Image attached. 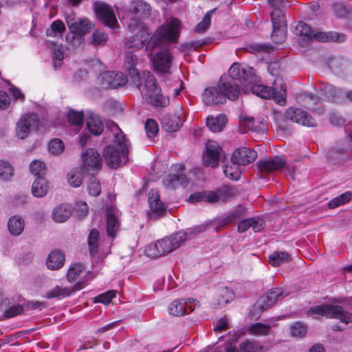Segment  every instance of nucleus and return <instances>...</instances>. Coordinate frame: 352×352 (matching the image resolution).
I'll list each match as a JSON object with an SVG mask.
<instances>
[{
	"label": "nucleus",
	"instance_id": "nucleus-26",
	"mask_svg": "<svg viewBox=\"0 0 352 352\" xmlns=\"http://www.w3.org/2000/svg\"><path fill=\"white\" fill-rule=\"evenodd\" d=\"M312 39L319 42H343L346 39V36L343 34H339L336 32H321L314 31Z\"/></svg>",
	"mask_w": 352,
	"mask_h": 352
},
{
	"label": "nucleus",
	"instance_id": "nucleus-58",
	"mask_svg": "<svg viewBox=\"0 0 352 352\" xmlns=\"http://www.w3.org/2000/svg\"><path fill=\"white\" fill-rule=\"evenodd\" d=\"M158 124L153 119H148L145 122V131L148 138H154L158 133Z\"/></svg>",
	"mask_w": 352,
	"mask_h": 352
},
{
	"label": "nucleus",
	"instance_id": "nucleus-22",
	"mask_svg": "<svg viewBox=\"0 0 352 352\" xmlns=\"http://www.w3.org/2000/svg\"><path fill=\"white\" fill-rule=\"evenodd\" d=\"M240 123L243 128L242 133L250 131L256 133L264 134L267 130V124L263 120L255 122L252 117L241 116Z\"/></svg>",
	"mask_w": 352,
	"mask_h": 352
},
{
	"label": "nucleus",
	"instance_id": "nucleus-61",
	"mask_svg": "<svg viewBox=\"0 0 352 352\" xmlns=\"http://www.w3.org/2000/svg\"><path fill=\"white\" fill-rule=\"evenodd\" d=\"M64 144L63 142L58 138H55L52 140L48 146V148L50 152L53 154H59L62 153L64 150Z\"/></svg>",
	"mask_w": 352,
	"mask_h": 352
},
{
	"label": "nucleus",
	"instance_id": "nucleus-64",
	"mask_svg": "<svg viewBox=\"0 0 352 352\" xmlns=\"http://www.w3.org/2000/svg\"><path fill=\"white\" fill-rule=\"evenodd\" d=\"M345 122L344 118L336 113L332 112L329 114V122L333 126H342Z\"/></svg>",
	"mask_w": 352,
	"mask_h": 352
},
{
	"label": "nucleus",
	"instance_id": "nucleus-39",
	"mask_svg": "<svg viewBox=\"0 0 352 352\" xmlns=\"http://www.w3.org/2000/svg\"><path fill=\"white\" fill-rule=\"evenodd\" d=\"M65 30L63 22L60 19H57L47 29L46 34L50 37L62 38Z\"/></svg>",
	"mask_w": 352,
	"mask_h": 352
},
{
	"label": "nucleus",
	"instance_id": "nucleus-49",
	"mask_svg": "<svg viewBox=\"0 0 352 352\" xmlns=\"http://www.w3.org/2000/svg\"><path fill=\"white\" fill-rule=\"evenodd\" d=\"M108 36L102 30H95L91 35L90 43L94 46L104 45L107 41Z\"/></svg>",
	"mask_w": 352,
	"mask_h": 352
},
{
	"label": "nucleus",
	"instance_id": "nucleus-56",
	"mask_svg": "<svg viewBox=\"0 0 352 352\" xmlns=\"http://www.w3.org/2000/svg\"><path fill=\"white\" fill-rule=\"evenodd\" d=\"M214 10H210L204 16L202 21L199 22L195 28V31L197 33L204 32L210 26L211 23V15Z\"/></svg>",
	"mask_w": 352,
	"mask_h": 352
},
{
	"label": "nucleus",
	"instance_id": "nucleus-31",
	"mask_svg": "<svg viewBox=\"0 0 352 352\" xmlns=\"http://www.w3.org/2000/svg\"><path fill=\"white\" fill-rule=\"evenodd\" d=\"M86 124L90 133L95 135H98L103 131V123L97 114L90 113L87 118Z\"/></svg>",
	"mask_w": 352,
	"mask_h": 352
},
{
	"label": "nucleus",
	"instance_id": "nucleus-12",
	"mask_svg": "<svg viewBox=\"0 0 352 352\" xmlns=\"http://www.w3.org/2000/svg\"><path fill=\"white\" fill-rule=\"evenodd\" d=\"M271 21L273 25L272 38L274 42L280 43L286 38L285 19L281 8H274L271 12Z\"/></svg>",
	"mask_w": 352,
	"mask_h": 352
},
{
	"label": "nucleus",
	"instance_id": "nucleus-62",
	"mask_svg": "<svg viewBox=\"0 0 352 352\" xmlns=\"http://www.w3.org/2000/svg\"><path fill=\"white\" fill-rule=\"evenodd\" d=\"M116 295V291L109 290L107 292L98 295L96 298V302H101L104 305H108L111 302L112 298H115Z\"/></svg>",
	"mask_w": 352,
	"mask_h": 352
},
{
	"label": "nucleus",
	"instance_id": "nucleus-17",
	"mask_svg": "<svg viewBox=\"0 0 352 352\" xmlns=\"http://www.w3.org/2000/svg\"><path fill=\"white\" fill-rule=\"evenodd\" d=\"M285 117L287 120L305 126L314 127L316 126V120L300 108L289 107L285 112Z\"/></svg>",
	"mask_w": 352,
	"mask_h": 352
},
{
	"label": "nucleus",
	"instance_id": "nucleus-11",
	"mask_svg": "<svg viewBox=\"0 0 352 352\" xmlns=\"http://www.w3.org/2000/svg\"><path fill=\"white\" fill-rule=\"evenodd\" d=\"M173 56L168 49L157 51L152 57L154 70L159 76L170 74Z\"/></svg>",
	"mask_w": 352,
	"mask_h": 352
},
{
	"label": "nucleus",
	"instance_id": "nucleus-2",
	"mask_svg": "<svg viewBox=\"0 0 352 352\" xmlns=\"http://www.w3.org/2000/svg\"><path fill=\"white\" fill-rule=\"evenodd\" d=\"M137 63V56L132 52H127L125 54L124 65L128 69L132 81L138 88L143 98L155 107L168 106L169 98L162 94L155 76L148 71H144L140 74L135 68Z\"/></svg>",
	"mask_w": 352,
	"mask_h": 352
},
{
	"label": "nucleus",
	"instance_id": "nucleus-44",
	"mask_svg": "<svg viewBox=\"0 0 352 352\" xmlns=\"http://www.w3.org/2000/svg\"><path fill=\"white\" fill-rule=\"evenodd\" d=\"M269 263L272 266H278L290 261V256L286 252H274L268 257Z\"/></svg>",
	"mask_w": 352,
	"mask_h": 352
},
{
	"label": "nucleus",
	"instance_id": "nucleus-36",
	"mask_svg": "<svg viewBox=\"0 0 352 352\" xmlns=\"http://www.w3.org/2000/svg\"><path fill=\"white\" fill-rule=\"evenodd\" d=\"M49 189L48 182L43 177H38L32 184V192L34 197H43Z\"/></svg>",
	"mask_w": 352,
	"mask_h": 352
},
{
	"label": "nucleus",
	"instance_id": "nucleus-42",
	"mask_svg": "<svg viewBox=\"0 0 352 352\" xmlns=\"http://www.w3.org/2000/svg\"><path fill=\"white\" fill-rule=\"evenodd\" d=\"M313 32L310 26L303 21H299L295 26L294 33L304 37L305 39L311 40L313 37Z\"/></svg>",
	"mask_w": 352,
	"mask_h": 352
},
{
	"label": "nucleus",
	"instance_id": "nucleus-37",
	"mask_svg": "<svg viewBox=\"0 0 352 352\" xmlns=\"http://www.w3.org/2000/svg\"><path fill=\"white\" fill-rule=\"evenodd\" d=\"M120 223L113 209H109L107 214V234L109 236L114 237L118 230Z\"/></svg>",
	"mask_w": 352,
	"mask_h": 352
},
{
	"label": "nucleus",
	"instance_id": "nucleus-55",
	"mask_svg": "<svg viewBox=\"0 0 352 352\" xmlns=\"http://www.w3.org/2000/svg\"><path fill=\"white\" fill-rule=\"evenodd\" d=\"M339 94H340V91L331 85H326L320 89V94L324 98L331 100H334Z\"/></svg>",
	"mask_w": 352,
	"mask_h": 352
},
{
	"label": "nucleus",
	"instance_id": "nucleus-46",
	"mask_svg": "<svg viewBox=\"0 0 352 352\" xmlns=\"http://www.w3.org/2000/svg\"><path fill=\"white\" fill-rule=\"evenodd\" d=\"M241 352H266L267 349L254 341L245 340L239 345Z\"/></svg>",
	"mask_w": 352,
	"mask_h": 352
},
{
	"label": "nucleus",
	"instance_id": "nucleus-13",
	"mask_svg": "<svg viewBox=\"0 0 352 352\" xmlns=\"http://www.w3.org/2000/svg\"><path fill=\"white\" fill-rule=\"evenodd\" d=\"M127 82L126 76L118 72H105L97 78V83L103 89H115Z\"/></svg>",
	"mask_w": 352,
	"mask_h": 352
},
{
	"label": "nucleus",
	"instance_id": "nucleus-10",
	"mask_svg": "<svg viewBox=\"0 0 352 352\" xmlns=\"http://www.w3.org/2000/svg\"><path fill=\"white\" fill-rule=\"evenodd\" d=\"M258 167L263 173L283 170L289 175H293L296 166L293 163H286L284 157L276 156L273 158L261 160L258 162Z\"/></svg>",
	"mask_w": 352,
	"mask_h": 352
},
{
	"label": "nucleus",
	"instance_id": "nucleus-20",
	"mask_svg": "<svg viewBox=\"0 0 352 352\" xmlns=\"http://www.w3.org/2000/svg\"><path fill=\"white\" fill-rule=\"evenodd\" d=\"M221 148L218 142L209 140L206 145V151L203 155L205 166L214 168L218 166L221 157Z\"/></svg>",
	"mask_w": 352,
	"mask_h": 352
},
{
	"label": "nucleus",
	"instance_id": "nucleus-50",
	"mask_svg": "<svg viewBox=\"0 0 352 352\" xmlns=\"http://www.w3.org/2000/svg\"><path fill=\"white\" fill-rule=\"evenodd\" d=\"M352 198V192L350 191H346L342 195L337 196L336 197L332 199L329 202V206L331 208H335L340 206H342L344 204L348 203Z\"/></svg>",
	"mask_w": 352,
	"mask_h": 352
},
{
	"label": "nucleus",
	"instance_id": "nucleus-48",
	"mask_svg": "<svg viewBox=\"0 0 352 352\" xmlns=\"http://www.w3.org/2000/svg\"><path fill=\"white\" fill-rule=\"evenodd\" d=\"M87 240L90 254H96L99 245V232L96 229H92L89 232Z\"/></svg>",
	"mask_w": 352,
	"mask_h": 352
},
{
	"label": "nucleus",
	"instance_id": "nucleus-25",
	"mask_svg": "<svg viewBox=\"0 0 352 352\" xmlns=\"http://www.w3.org/2000/svg\"><path fill=\"white\" fill-rule=\"evenodd\" d=\"M150 210L157 216H163L166 210L164 204L160 201L157 190L152 189L148 195Z\"/></svg>",
	"mask_w": 352,
	"mask_h": 352
},
{
	"label": "nucleus",
	"instance_id": "nucleus-47",
	"mask_svg": "<svg viewBox=\"0 0 352 352\" xmlns=\"http://www.w3.org/2000/svg\"><path fill=\"white\" fill-rule=\"evenodd\" d=\"M271 326L261 322H256L248 327L250 334L254 336H266L269 333Z\"/></svg>",
	"mask_w": 352,
	"mask_h": 352
},
{
	"label": "nucleus",
	"instance_id": "nucleus-7",
	"mask_svg": "<svg viewBox=\"0 0 352 352\" xmlns=\"http://www.w3.org/2000/svg\"><path fill=\"white\" fill-rule=\"evenodd\" d=\"M228 74L230 79L226 80V82H233L237 86L239 89V85L236 81L239 82L243 91L252 83L258 82V78L254 73V69L247 65L234 63L228 70Z\"/></svg>",
	"mask_w": 352,
	"mask_h": 352
},
{
	"label": "nucleus",
	"instance_id": "nucleus-14",
	"mask_svg": "<svg viewBox=\"0 0 352 352\" xmlns=\"http://www.w3.org/2000/svg\"><path fill=\"white\" fill-rule=\"evenodd\" d=\"M94 11L98 19L106 26L115 28L118 25L116 12L112 7L102 2L94 4Z\"/></svg>",
	"mask_w": 352,
	"mask_h": 352
},
{
	"label": "nucleus",
	"instance_id": "nucleus-34",
	"mask_svg": "<svg viewBox=\"0 0 352 352\" xmlns=\"http://www.w3.org/2000/svg\"><path fill=\"white\" fill-rule=\"evenodd\" d=\"M8 228L12 235L19 236L24 230L25 221L21 217L14 215L10 218L8 222Z\"/></svg>",
	"mask_w": 352,
	"mask_h": 352
},
{
	"label": "nucleus",
	"instance_id": "nucleus-33",
	"mask_svg": "<svg viewBox=\"0 0 352 352\" xmlns=\"http://www.w3.org/2000/svg\"><path fill=\"white\" fill-rule=\"evenodd\" d=\"M151 6L142 0H132L130 3V12L141 17L148 16L150 14Z\"/></svg>",
	"mask_w": 352,
	"mask_h": 352
},
{
	"label": "nucleus",
	"instance_id": "nucleus-21",
	"mask_svg": "<svg viewBox=\"0 0 352 352\" xmlns=\"http://www.w3.org/2000/svg\"><path fill=\"white\" fill-rule=\"evenodd\" d=\"M288 294H284L282 288L271 289L257 300L256 307L261 311H265L272 307L278 300L283 299Z\"/></svg>",
	"mask_w": 352,
	"mask_h": 352
},
{
	"label": "nucleus",
	"instance_id": "nucleus-54",
	"mask_svg": "<svg viewBox=\"0 0 352 352\" xmlns=\"http://www.w3.org/2000/svg\"><path fill=\"white\" fill-rule=\"evenodd\" d=\"M84 41L83 36L76 33L72 32L66 36L67 47L69 50H74Z\"/></svg>",
	"mask_w": 352,
	"mask_h": 352
},
{
	"label": "nucleus",
	"instance_id": "nucleus-40",
	"mask_svg": "<svg viewBox=\"0 0 352 352\" xmlns=\"http://www.w3.org/2000/svg\"><path fill=\"white\" fill-rule=\"evenodd\" d=\"M83 180V170L82 168L71 170L67 174V181L70 186L78 188L81 186Z\"/></svg>",
	"mask_w": 352,
	"mask_h": 352
},
{
	"label": "nucleus",
	"instance_id": "nucleus-29",
	"mask_svg": "<svg viewBox=\"0 0 352 352\" xmlns=\"http://www.w3.org/2000/svg\"><path fill=\"white\" fill-rule=\"evenodd\" d=\"M72 213V207L68 204H62L54 208L52 217L57 223H63L69 219Z\"/></svg>",
	"mask_w": 352,
	"mask_h": 352
},
{
	"label": "nucleus",
	"instance_id": "nucleus-9",
	"mask_svg": "<svg viewBox=\"0 0 352 352\" xmlns=\"http://www.w3.org/2000/svg\"><path fill=\"white\" fill-rule=\"evenodd\" d=\"M309 316H324L340 320L344 324L352 322V314L344 311L340 306L321 305L312 307L307 312Z\"/></svg>",
	"mask_w": 352,
	"mask_h": 352
},
{
	"label": "nucleus",
	"instance_id": "nucleus-16",
	"mask_svg": "<svg viewBox=\"0 0 352 352\" xmlns=\"http://www.w3.org/2000/svg\"><path fill=\"white\" fill-rule=\"evenodd\" d=\"M85 286V281L82 279L76 282L72 287L56 285L47 291L43 296L46 299H63L70 296L74 292L79 291Z\"/></svg>",
	"mask_w": 352,
	"mask_h": 352
},
{
	"label": "nucleus",
	"instance_id": "nucleus-4",
	"mask_svg": "<svg viewBox=\"0 0 352 352\" xmlns=\"http://www.w3.org/2000/svg\"><path fill=\"white\" fill-rule=\"evenodd\" d=\"M111 131L113 133V143L104 148L103 156L107 165L116 168L127 161L130 144L117 124H113Z\"/></svg>",
	"mask_w": 352,
	"mask_h": 352
},
{
	"label": "nucleus",
	"instance_id": "nucleus-18",
	"mask_svg": "<svg viewBox=\"0 0 352 352\" xmlns=\"http://www.w3.org/2000/svg\"><path fill=\"white\" fill-rule=\"evenodd\" d=\"M197 307L199 302L194 298L175 300L168 306V312L174 316H181L191 313Z\"/></svg>",
	"mask_w": 352,
	"mask_h": 352
},
{
	"label": "nucleus",
	"instance_id": "nucleus-52",
	"mask_svg": "<svg viewBox=\"0 0 352 352\" xmlns=\"http://www.w3.org/2000/svg\"><path fill=\"white\" fill-rule=\"evenodd\" d=\"M84 270V265L80 263L71 265L67 272V280L70 283L74 282Z\"/></svg>",
	"mask_w": 352,
	"mask_h": 352
},
{
	"label": "nucleus",
	"instance_id": "nucleus-45",
	"mask_svg": "<svg viewBox=\"0 0 352 352\" xmlns=\"http://www.w3.org/2000/svg\"><path fill=\"white\" fill-rule=\"evenodd\" d=\"M234 298V294L231 289L223 287L219 289L217 297V303L219 306H223L230 302Z\"/></svg>",
	"mask_w": 352,
	"mask_h": 352
},
{
	"label": "nucleus",
	"instance_id": "nucleus-63",
	"mask_svg": "<svg viewBox=\"0 0 352 352\" xmlns=\"http://www.w3.org/2000/svg\"><path fill=\"white\" fill-rule=\"evenodd\" d=\"M63 57L62 45H55L53 49V60L55 68H57L60 65Z\"/></svg>",
	"mask_w": 352,
	"mask_h": 352
},
{
	"label": "nucleus",
	"instance_id": "nucleus-59",
	"mask_svg": "<svg viewBox=\"0 0 352 352\" xmlns=\"http://www.w3.org/2000/svg\"><path fill=\"white\" fill-rule=\"evenodd\" d=\"M68 121L72 125L81 126L83 120V115L80 112L69 110L67 113Z\"/></svg>",
	"mask_w": 352,
	"mask_h": 352
},
{
	"label": "nucleus",
	"instance_id": "nucleus-8",
	"mask_svg": "<svg viewBox=\"0 0 352 352\" xmlns=\"http://www.w3.org/2000/svg\"><path fill=\"white\" fill-rule=\"evenodd\" d=\"M234 195V190L228 186H223L216 192L202 191L197 192L191 195L189 197V201L197 203L199 201H206L210 204L223 203Z\"/></svg>",
	"mask_w": 352,
	"mask_h": 352
},
{
	"label": "nucleus",
	"instance_id": "nucleus-23",
	"mask_svg": "<svg viewBox=\"0 0 352 352\" xmlns=\"http://www.w3.org/2000/svg\"><path fill=\"white\" fill-rule=\"evenodd\" d=\"M256 157L257 153L254 150L246 147H241L234 151L232 160L241 166H245L252 163Z\"/></svg>",
	"mask_w": 352,
	"mask_h": 352
},
{
	"label": "nucleus",
	"instance_id": "nucleus-30",
	"mask_svg": "<svg viewBox=\"0 0 352 352\" xmlns=\"http://www.w3.org/2000/svg\"><path fill=\"white\" fill-rule=\"evenodd\" d=\"M65 263V254L60 250H55L48 256L47 266L50 270H56L61 268Z\"/></svg>",
	"mask_w": 352,
	"mask_h": 352
},
{
	"label": "nucleus",
	"instance_id": "nucleus-1",
	"mask_svg": "<svg viewBox=\"0 0 352 352\" xmlns=\"http://www.w3.org/2000/svg\"><path fill=\"white\" fill-rule=\"evenodd\" d=\"M180 25L181 21L178 19L171 18L150 37L148 29L143 25L142 21L138 19H131L128 27L134 35L125 43V47L139 50L146 45V50L152 52L164 43L175 41Z\"/></svg>",
	"mask_w": 352,
	"mask_h": 352
},
{
	"label": "nucleus",
	"instance_id": "nucleus-27",
	"mask_svg": "<svg viewBox=\"0 0 352 352\" xmlns=\"http://www.w3.org/2000/svg\"><path fill=\"white\" fill-rule=\"evenodd\" d=\"M265 223L262 219L254 217L241 221L238 224V230L239 232H244L249 228H252L254 232H260L263 229Z\"/></svg>",
	"mask_w": 352,
	"mask_h": 352
},
{
	"label": "nucleus",
	"instance_id": "nucleus-57",
	"mask_svg": "<svg viewBox=\"0 0 352 352\" xmlns=\"http://www.w3.org/2000/svg\"><path fill=\"white\" fill-rule=\"evenodd\" d=\"M291 335L296 338H302L307 333V327L300 322H296L290 327Z\"/></svg>",
	"mask_w": 352,
	"mask_h": 352
},
{
	"label": "nucleus",
	"instance_id": "nucleus-28",
	"mask_svg": "<svg viewBox=\"0 0 352 352\" xmlns=\"http://www.w3.org/2000/svg\"><path fill=\"white\" fill-rule=\"evenodd\" d=\"M182 125L181 118L177 114H166L162 119V128L167 132L176 131Z\"/></svg>",
	"mask_w": 352,
	"mask_h": 352
},
{
	"label": "nucleus",
	"instance_id": "nucleus-19",
	"mask_svg": "<svg viewBox=\"0 0 352 352\" xmlns=\"http://www.w3.org/2000/svg\"><path fill=\"white\" fill-rule=\"evenodd\" d=\"M66 23L72 32L76 33L83 36L94 28V24L87 17L76 18L74 15H68L66 17Z\"/></svg>",
	"mask_w": 352,
	"mask_h": 352
},
{
	"label": "nucleus",
	"instance_id": "nucleus-51",
	"mask_svg": "<svg viewBox=\"0 0 352 352\" xmlns=\"http://www.w3.org/2000/svg\"><path fill=\"white\" fill-rule=\"evenodd\" d=\"M14 175L12 166L7 161L0 160V178L2 180H9Z\"/></svg>",
	"mask_w": 352,
	"mask_h": 352
},
{
	"label": "nucleus",
	"instance_id": "nucleus-5",
	"mask_svg": "<svg viewBox=\"0 0 352 352\" xmlns=\"http://www.w3.org/2000/svg\"><path fill=\"white\" fill-rule=\"evenodd\" d=\"M240 90L232 82H226L221 78L218 87H208L203 94L202 100L206 105L222 104L226 102V98L236 100L239 96Z\"/></svg>",
	"mask_w": 352,
	"mask_h": 352
},
{
	"label": "nucleus",
	"instance_id": "nucleus-53",
	"mask_svg": "<svg viewBox=\"0 0 352 352\" xmlns=\"http://www.w3.org/2000/svg\"><path fill=\"white\" fill-rule=\"evenodd\" d=\"M87 188L91 196L97 197L100 194V184L96 177L92 175L89 177Z\"/></svg>",
	"mask_w": 352,
	"mask_h": 352
},
{
	"label": "nucleus",
	"instance_id": "nucleus-15",
	"mask_svg": "<svg viewBox=\"0 0 352 352\" xmlns=\"http://www.w3.org/2000/svg\"><path fill=\"white\" fill-rule=\"evenodd\" d=\"M38 118L36 113H28L22 117L16 125V134L21 140L28 136L30 131L38 127Z\"/></svg>",
	"mask_w": 352,
	"mask_h": 352
},
{
	"label": "nucleus",
	"instance_id": "nucleus-41",
	"mask_svg": "<svg viewBox=\"0 0 352 352\" xmlns=\"http://www.w3.org/2000/svg\"><path fill=\"white\" fill-rule=\"evenodd\" d=\"M241 165L236 162H233L231 159V162L227 164L223 167V172L228 178L232 180H237L240 178L241 171L240 170Z\"/></svg>",
	"mask_w": 352,
	"mask_h": 352
},
{
	"label": "nucleus",
	"instance_id": "nucleus-3",
	"mask_svg": "<svg viewBox=\"0 0 352 352\" xmlns=\"http://www.w3.org/2000/svg\"><path fill=\"white\" fill-rule=\"evenodd\" d=\"M206 230V226L200 225L182 230L169 237L158 240L156 243L148 245L145 249V253L150 257H158L168 254L178 248L184 241L190 239L192 236L203 232Z\"/></svg>",
	"mask_w": 352,
	"mask_h": 352
},
{
	"label": "nucleus",
	"instance_id": "nucleus-43",
	"mask_svg": "<svg viewBox=\"0 0 352 352\" xmlns=\"http://www.w3.org/2000/svg\"><path fill=\"white\" fill-rule=\"evenodd\" d=\"M320 97L309 94H305L298 98L299 102L307 109L315 110L316 105L320 102Z\"/></svg>",
	"mask_w": 352,
	"mask_h": 352
},
{
	"label": "nucleus",
	"instance_id": "nucleus-24",
	"mask_svg": "<svg viewBox=\"0 0 352 352\" xmlns=\"http://www.w3.org/2000/svg\"><path fill=\"white\" fill-rule=\"evenodd\" d=\"M83 167L87 170L99 168L102 160L98 153L94 148H89L82 153Z\"/></svg>",
	"mask_w": 352,
	"mask_h": 352
},
{
	"label": "nucleus",
	"instance_id": "nucleus-38",
	"mask_svg": "<svg viewBox=\"0 0 352 352\" xmlns=\"http://www.w3.org/2000/svg\"><path fill=\"white\" fill-rule=\"evenodd\" d=\"M333 10L337 17L347 20L348 26L352 29V10L346 8L342 3H336Z\"/></svg>",
	"mask_w": 352,
	"mask_h": 352
},
{
	"label": "nucleus",
	"instance_id": "nucleus-60",
	"mask_svg": "<svg viewBox=\"0 0 352 352\" xmlns=\"http://www.w3.org/2000/svg\"><path fill=\"white\" fill-rule=\"evenodd\" d=\"M45 168V164L40 160H34L30 164V170L31 173L38 177H41V175L44 173Z\"/></svg>",
	"mask_w": 352,
	"mask_h": 352
},
{
	"label": "nucleus",
	"instance_id": "nucleus-6",
	"mask_svg": "<svg viewBox=\"0 0 352 352\" xmlns=\"http://www.w3.org/2000/svg\"><path fill=\"white\" fill-rule=\"evenodd\" d=\"M255 82L245 89V93L252 94L262 98H272L278 104L285 102L286 97L285 86L281 78H276L272 87L259 85Z\"/></svg>",
	"mask_w": 352,
	"mask_h": 352
},
{
	"label": "nucleus",
	"instance_id": "nucleus-32",
	"mask_svg": "<svg viewBox=\"0 0 352 352\" xmlns=\"http://www.w3.org/2000/svg\"><path fill=\"white\" fill-rule=\"evenodd\" d=\"M163 184L167 189H174L179 186H186L187 179L184 174H170L163 179Z\"/></svg>",
	"mask_w": 352,
	"mask_h": 352
},
{
	"label": "nucleus",
	"instance_id": "nucleus-35",
	"mask_svg": "<svg viewBox=\"0 0 352 352\" xmlns=\"http://www.w3.org/2000/svg\"><path fill=\"white\" fill-rule=\"evenodd\" d=\"M227 122L225 115H218L216 117L208 116L206 121L208 128L212 132H219L223 130Z\"/></svg>",
	"mask_w": 352,
	"mask_h": 352
}]
</instances>
